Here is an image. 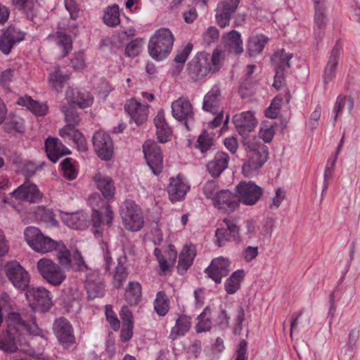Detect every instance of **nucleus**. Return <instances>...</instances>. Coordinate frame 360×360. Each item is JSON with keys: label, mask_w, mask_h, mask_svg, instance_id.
<instances>
[{"label": "nucleus", "mask_w": 360, "mask_h": 360, "mask_svg": "<svg viewBox=\"0 0 360 360\" xmlns=\"http://www.w3.org/2000/svg\"><path fill=\"white\" fill-rule=\"evenodd\" d=\"M58 44L63 48V56L72 50V39L71 37L63 32H57Z\"/></svg>", "instance_id": "obj_55"}, {"label": "nucleus", "mask_w": 360, "mask_h": 360, "mask_svg": "<svg viewBox=\"0 0 360 360\" xmlns=\"http://www.w3.org/2000/svg\"><path fill=\"white\" fill-rule=\"evenodd\" d=\"M141 286L139 282L130 281L126 288L124 298L130 305L138 304L141 297Z\"/></svg>", "instance_id": "obj_42"}, {"label": "nucleus", "mask_w": 360, "mask_h": 360, "mask_svg": "<svg viewBox=\"0 0 360 360\" xmlns=\"http://www.w3.org/2000/svg\"><path fill=\"white\" fill-rule=\"evenodd\" d=\"M60 165L63 173V176L65 179L70 181L76 179L78 173L72 159L67 158L62 161Z\"/></svg>", "instance_id": "obj_53"}, {"label": "nucleus", "mask_w": 360, "mask_h": 360, "mask_svg": "<svg viewBox=\"0 0 360 360\" xmlns=\"http://www.w3.org/2000/svg\"><path fill=\"white\" fill-rule=\"evenodd\" d=\"M342 54V48L338 44L331 51L328 61L324 70L323 82L327 84L331 82L335 76L338 60Z\"/></svg>", "instance_id": "obj_33"}, {"label": "nucleus", "mask_w": 360, "mask_h": 360, "mask_svg": "<svg viewBox=\"0 0 360 360\" xmlns=\"http://www.w3.org/2000/svg\"><path fill=\"white\" fill-rule=\"evenodd\" d=\"M195 256L193 245H185L180 253L177 266L178 272L183 275L193 264Z\"/></svg>", "instance_id": "obj_36"}, {"label": "nucleus", "mask_w": 360, "mask_h": 360, "mask_svg": "<svg viewBox=\"0 0 360 360\" xmlns=\"http://www.w3.org/2000/svg\"><path fill=\"white\" fill-rule=\"evenodd\" d=\"M154 124L156 127L158 139L161 143L167 142L171 136L172 131L165 118L163 110H159L154 118Z\"/></svg>", "instance_id": "obj_35"}, {"label": "nucleus", "mask_w": 360, "mask_h": 360, "mask_svg": "<svg viewBox=\"0 0 360 360\" xmlns=\"http://www.w3.org/2000/svg\"><path fill=\"white\" fill-rule=\"evenodd\" d=\"M53 251L58 261L57 264L65 271L70 270L82 271L86 269L87 266L81 253L78 250L71 252L62 241L58 242Z\"/></svg>", "instance_id": "obj_5"}, {"label": "nucleus", "mask_w": 360, "mask_h": 360, "mask_svg": "<svg viewBox=\"0 0 360 360\" xmlns=\"http://www.w3.org/2000/svg\"><path fill=\"white\" fill-rule=\"evenodd\" d=\"M93 144L98 156L103 160H110L113 154V145L110 136L102 131L96 132Z\"/></svg>", "instance_id": "obj_14"}, {"label": "nucleus", "mask_w": 360, "mask_h": 360, "mask_svg": "<svg viewBox=\"0 0 360 360\" xmlns=\"http://www.w3.org/2000/svg\"><path fill=\"white\" fill-rule=\"evenodd\" d=\"M103 21L110 27H115L120 24V10L117 4L107 8L103 15Z\"/></svg>", "instance_id": "obj_49"}, {"label": "nucleus", "mask_w": 360, "mask_h": 360, "mask_svg": "<svg viewBox=\"0 0 360 360\" xmlns=\"http://www.w3.org/2000/svg\"><path fill=\"white\" fill-rule=\"evenodd\" d=\"M222 59L221 52L218 49H215L212 55L198 52L188 63V74L193 80H200L218 72L221 68Z\"/></svg>", "instance_id": "obj_2"}, {"label": "nucleus", "mask_w": 360, "mask_h": 360, "mask_svg": "<svg viewBox=\"0 0 360 360\" xmlns=\"http://www.w3.org/2000/svg\"><path fill=\"white\" fill-rule=\"evenodd\" d=\"M154 255L159 263L160 270L162 273H165L169 269L170 265H173L176 261L177 252L174 250V246L170 245L168 251V259L162 255L161 250L156 248L154 250Z\"/></svg>", "instance_id": "obj_37"}, {"label": "nucleus", "mask_w": 360, "mask_h": 360, "mask_svg": "<svg viewBox=\"0 0 360 360\" xmlns=\"http://www.w3.org/2000/svg\"><path fill=\"white\" fill-rule=\"evenodd\" d=\"M12 194L16 199L24 200L34 203L39 202L42 197V194L37 186L29 182L20 186Z\"/></svg>", "instance_id": "obj_24"}, {"label": "nucleus", "mask_w": 360, "mask_h": 360, "mask_svg": "<svg viewBox=\"0 0 360 360\" xmlns=\"http://www.w3.org/2000/svg\"><path fill=\"white\" fill-rule=\"evenodd\" d=\"M37 269L42 278L54 287L60 286L67 277L62 267L50 258L40 259L37 263Z\"/></svg>", "instance_id": "obj_6"}, {"label": "nucleus", "mask_w": 360, "mask_h": 360, "mask_svg": "<svg viewBox=\"0 0 360 360\" xmlns=\"http://www.w3.org/2000/svg\"><path fill=\"white\" fill-rule=\"evenodd\" d=\"M85 274L84 285L87 292L88 298L94 300L102 297L105 294V286L102 278L97 271L89 269L82 271Z\"/></svg>", "instance_id": "obj_12"}, {"label": "nucleus", "mask_w": 360, "mask_h": 360, "mask_svg": "<svg viewBox=\"0 0 360 360\" xmlns=\"http://www.w3.org/2000/svg\"><path fill=\"white\" fill-rule=\"evenodd\" d=\"M65 96L68 103L76 104L80 108L89 107L94 101L92 96L84 89L69 88Z\"/></svg>", "instance_id": "obj_25"}, {"label": "nucleus", "mask_w": 360, "mask_h": 360, "mask_svg": "<svg viewBox=\"0 0 360 360\" xmlns=\"http://www.w3.org/2000/svg\"><path fill=\"white\" fill-rule=\"evenodd\" d=\"M193 50V44L188 43L186 46H182L177 52L174 61L180 63L181 65L185 63L188 56Z\"/></svg>", "instance_id": "obj_59"}, {"label": "nucleus", "mask_w": 360, "mask_h": 360, "mask_svg": "<svg viewBox=\"0 0 360 360\" xmlns=\"http://www.w3.org/2000/svg\"><path fill=\"white\" fill-rule=\"evenodd\" d=\"M202 191L207 198H212L214 200L217 192V185L214 181H207L203 186Z\"/></svg>", "instance_id": "obj_64"}, {"label": "nucleus", "mask_w": 360, "mask_h": 360, "mask_svg": "<svg viewBox=\"0 0 360 360\" xmlns=\"http://www.w3.org/2000/svg\"><path fill=\"white\" fill-rule=\"evenodd\" d=\"M124 261L123 258L120 257L117 259V265L113 273L112 280V285L116 288H120L128 276V271L124 266Z\"/></svg>", "instance_id": "obj_45"}, {"label": "nucleus", "mask_w": 360, "mask_h": 360, "mask_svg": "<svg viewBox=\"0 0 360 360\" xmlns=\"http://www.w3.org/2000/svg\"><path fill=\"white\" fill-rule=\"evenodd\" d=\"M240 0H224L217 4L215 18L217 24L222 28L229 25L231 16L235 13Z\"/></svg>", "instance_id": "obj_17"}, {"label": "nucleus", "mask_w": 360, "mask_h": 360, "mask_svg": "<svg viewBox=\"0 0 360 360\" xmlns=\"http://www.w3.org/2000/svg\"><path fill=\"white\" fill-rule=\"evenodd\" d=\"M190 190V186L184 181L180 175L176 178H171L167 186V193L172 202H176L183 200Z\"/></svg>", "instance_id": "obj_23"}, {"label": "nucleus", "mask_w": 360, "mask_h": 360, "mask_svg": "<svg viewBox=\"0 0 360 360\" xmlns=\"http://www.w3.org/2000/svg\"><path fill=\"white\" fill-rule=\"evenodd\" d=\"M268 41L269 39L263 34L250 37L247 45L249 56L252 57L259 54Z\"/></svg>", "instance_id": "obj_41"}, {"label": "nucleus", "mask_w": 360, "mask_h": 360, "mask_svg": "<svg viewBox=\"0 0 360 360\" xmlns=\"http://www.w3.org/2000/svg\"><path fill=\"white\" fill-rule=\"evenodd\" d=\"M226 50L235 54H241L244 49L240 34L236 30H231L223 37Z\"/></svg>", "instance_id": "obj_34"}, {"label": "nucleus", "mask_w": 360, "mask_h": 360, "mask_svg": "<svg viewBox=\"0 0 360 360\" xmlns=\"http://www.w3.org/2000/svg\"><path fill=\"white\" fill-rule=\"evenodd\" d=\"M198 323L195 326L197 333L210 331L212 328L211 309L207 307L198 317Z\"/></svg>", "instance_id": "obj_48"}, {"label": "nucleus", "mask_w": 360, "mask_h": 360, "mask_svg": "<svg viewBox=\"0 0 360 360\" xmlns=\"http://www.w3.org/2000/svg\"><path fill=\"white\" fill-rule=\"evenodd\" d=\"M148 105L142 104L136 98H131L124 105L125 111L137 125L146 121L148 114Z\"/></svg>", "instance_id": "obj_21"}, {"label": "nucleus", "mask_w": 360, "mask_h": 360, "mask_svg": "<svg viewBox=\"0 0 360 360\" xmlns=\"http://www.w3.org/2000/svg\"><path fill=\"white\" fill-rule=\"evenodd\" d=\"M224 222L226 226L228 233L231 236V238L236 243H240L243 241V237L240 233V227L237 224L235 219L225 218Z\"/></svg>", "instance_id": "obj_51"}, {"label": "nucleus", "mask_w": 360, "mask_h": 360, "mask_svg": "<svg viewBox=\"0 0 360 360\" xmlns=\"http://www.w3.org/2000/svg\"><path fill=\"white\" fill-rule=\"evenodd\" d=\"M239 202L245 205L256 204L263 194L262 188L253 181H241L236 188Z\"/></svg>", "instance_id": "obj_9"}, {"label": "nucleus", "mask_w": 360, "mask_h": 360, "mask_svg": "<svg viewBox=\"0 0 360 360\" xmlns=\"http://www.w3.org/2000/svg\"><path fill=\"white\" fill-rule=\"evenodd\" d=\"M230 261L223 257L212 259L210 265L205 269V273L216 283H220L223 277L228 275L230 271Z\"/></svg>", "instance_id": "obj_18"}, {"label": "nucleus", "mask_w": 360, "mask_h": 360, "mask_svg": "<svg viewBox=\"0 0 360 360\" xmlns=\"http://www.w3.org/2000/svg\"><path fill=\"white\" fill-rule=\"evenodd\" d=\"M259 227L256 221L250 219L245 221V231L243 235V240L250 243L254 238H257Z\"/></svg>", "instance_id": "obj_54"}, {"label": "nucleus", "mask_w": 360, "mask_h": 360, "mask_svg": "<svg viewBox=\"0 0 360 360\" xmlns=\"http://www.w3.org/2000/svg\"><path fill=\"white\" fill-rule=\"evenodd\" d=\"M172 112L173 117L179 121H185V125L187 126V120L193 118V106L189 100L184 97H180L172 102Z\"/></svg>", "instance_id": "obj_22"}, {"label": "nucleus", "mask_w": 360, "mask_h": 360, "mask_svg": "<svg viewBox=\"0 0 360 360\" xmlns=\"http://www.w3.org/2000/svg\"><path fill=\"white\" fill-rule=\"evenodd\" d=\"M60 136L66 141H72L77 146L78 150H86L87 145L84 136L75 127L65 126L60 130Z\"/></svg>", "instance_id": "obj_31"}, {"label": "nucleus", "mask_w": 360, "mask_h": 360, "mask_svg": "<svg viewBox=\"0 0 360 360\" xmlns=\"http://www.w3.org/2000/svg\"><path fill=\"white\" fill-rule=\"evenodd\" d=\"M174 37L168 28H160L150 37L148 49L149 55L155 60H162L172 51Z\"/></svg>", "instance_id": "obj_4"}, {"label": "nucleus", "mask_w": 360, "mask_h": 360, "mask_svg": "<svg viewBox=\"0 0 360 360\" xmlns=\"http://www.w3.org/2000/svg\"><path fill=\"white\" fill-rule=\"evenodd\" d=\"M93 180L96 188L101 191L104 198L107 200L113 198L115 192V187L112 178L98 172L94 176Z\"/></svg>", "instance_id": "obj_28"}, {"label": "nucleus", "mask_w": 360, "mask_h": 360, "mask_svg": "<svg viewBox=\"0 0 360 360\" xmlns=\"http://www.w3.org/2000/svg\"><path fill=\"white\" fill-rule=\"evenodd\" d=\"M53 333L64 349L75 343L74 330L70 322L64 317L56 319L53 324Z\"/></svg>", "instance_id": "obj_10"}, {"label": "nucleus", "mask_w": 360, "mask_h": 360, "mask_svg": "<svg viewBox=\"0 0 360 360\" xmlns=\"http://www.w3.org/2000/svg\"><path fill=\"white\" fill-rule=\"evenodd\" d=\"M26 296L33 308L48 310L51 306V292L44 287L32 288L27 290Z\"/></svg>", "instance_id": "obj_15"}, {"label": "nucleus", "mask_w": 360, "mask_h": 360, "mask_svg": "<svg viewBox=\"0 0 360 360\" xmlns=\"http://www.w3.org/2000/svg\"><path fill=\"white\" fill-rule=\"evenodd\" d=\"M6 276L18 289L25 290L29 285L28 272L17 262H11L6 265Z\"/></svg>", "instance_id": "obj_13"}, {"label": "nucleus", "mask_w": 360, "mask_h": 360, "mask_svg": "<svg viewBox=\"0 0 360 360\" xmlns=\"http://www.w3.org/2000/svg\"><path fill=\"white\" fill-rule=\"evenodd\" d=\"M25 39V32L14 26H9L0 37V51L6 55L13 46Z\"/></svg>", "instance_id": "obj_16"}, {"label": "nucleus", "mask_w": 360, "mask_h": 360, "mask_svg": "<svg viewBox=\"0 0 360 360\" xmlns=\"http://www.w3.org/2000/svg\"><path fill=\"white\" fill-rule=\"evenodd\" d=\"M229 156L224 152H218L207 164V169L212 177H218L227 167Z\"/></svg>", "instance_id": "obj_30"}, {"label": "nucleus", "mask_w": 360, "mask_h": 360, "mask_svg": "<svg viewBox=\"0 0 360 360\" xmlns=\"http://www.w3.org/2000/svg\"><path fill=\"white\" fill-rule=\"evenodd\" d=\"M346 102L347 98L345 96L340 95L338 96L333 108V113L335 114L333 117L334 124L337 121L338 116L342 113Z\"/></svg>", "instance_id": "obj_63"}, {"label": "nucleus", "mask_w": 360, "mask_h": 360, "mask_svg": "<svg viewBox=\"0 0 360 360\" xmlns=\"http://www.w3.org/2000/svg\"><path fill=\"white\" fill-rule=\"evenodd\" d=\"M204 42L210 45L218 41L219 38V30L213 26L209 27L202 35Z\"/></svg>", "instance_id": "obj_60"}, {"label": "nucleus", "mask_w": 360, "mask_h": 360, "mask_svg": "<svg viewBox=\"0 0 360 360\" xmlns=\"http://www.w3.org/2000/svg\"><path fill=\"white\" fill-rule=\"evenodd\" d=\"M60 109L62 112L64 114L65 120L67 122L65 126L75 127L79 124V116L73 108L63 105Z\"/></svg>", "instance_id": "obj_52"}, {"label": "nucleus", "mask_w": 360, "mask_h": 360, "mask_svg": "<svg viewBox=\"0 0 360 360\" xmlns=\"http://www.w3.org/2000/svg\"><path fill=\"white\" fill-rule=\"evenodd\" d=\"M247 154V160L242 167V172L246 177H253L257 175L268 160V148L261 143L259 139H253L244 143Z\"/></svg>", "instance_id": "obj_3"}, {"label": "nucleus", "mask_w": 360, "mask_h": 360, "mask_svg": "<svg viewBox=\"0 0 360 360\" xmlns=\"http://www.w3.org/2000/svg\"><path fill=\"white\" fill-rule=\"evenodd\" d=\"M231 238V236L226 229L220 228L216 230L214 235V243L217 246L222 247L226 245Z\"/></svg>", "instance_id": "obj_57"}, {"label": "nucleus", "mask_w": 360, "mask_h": 360, "mask_svg": "<svg viewBox=\"0 0 360 360\" xmlns=\"http://www.w3.org/2000/svg\"><path fill=\"white\" fill-rule=\"evenodd\" d=\"M24 236L27 243L36 252L46 254L53 252L58 241H56L44 235L41 231L34 226L25 229Z\"/></svg>", "instance_id": "obj_7"}, {"label": "nucleus", "mask_w": 360, "mask_h": 360, "mask_svg": "<svg viewBox=\"0 0 360 360\" xmlns=\"http://www.w3.org/2000/svg\"><path fill=\"white\" fill-rule=\"evenodd\" d=\"M233 122L238 132L242 135H245L247 133L250 132L257 124L254 115L250 111L243 112L234 115Z\"/></svg>", "instance_id": "obj_27"}, {"label": "nucleus", "mask_w": 360, "mask_h": 360, "mask_svg": "<svg viewBox=\"0 0 360 360\" xmlns=\"http://www.w3.org/2000/svg\"><path fill=\"white\" fill-rule=\"evenodd\" d=\"M292 56V53H285L283 49L276 51L272 57V62L275 65V68L285 70L290 68L289 61Z\"/></svg>", "instance_id": "obj_47"}, {"label": "nucleus", "mask_w": 360, "mask_h": 360, "mask_svg": "<svg viewBox=\"0 0 360 360\" xmlns=\"http://www.w3.org/2000/svg\"><path fill=\"white\" fill-rule=\"evenodd\" d=\"M68 226L73 229H84L86 226L87 216L84 213L68 214L64 219Z\"/></svg>", "instance_id": "obj_44"}, {"label": "nucleus", "mask_w": 360, "mask_h": 360, "mask_svg": "<svg viewBox=\"0 0 360 360\" xmlns=\"http://www.w3.org/2000/svg\"><path fill=\"white\" fill-rule=\"evenodd\" d=\"M68 79L69 76L68 75H63L58 68H56L54 71L50 74L49 82L53 89L60 91Z\"/></svg>", "instance_id": "obj_50"}, {"label": "nucleus", "mask_w": 360, "mask_h": 360, "mask_svg": "<svg viewBox=\"0 0 360 360\" xmlns=\"http://www.w3.org/2000/svg\"><path fill=\"white\" fill-rule=\"evenodd\" d=\"M314 4V36L316 39H321L323 35V30L327 23V17L325 14V1L313 0Z\"/></svg>", "instance_id": "obj_26"}, {"label": "nucleus", "mask_w": 360, "mask_h": 360, "mask_svg": "<svg viewBox=\"0 0 360 360\" xmlns=\"http://www.w3.org/2000/svg\"><path fill=\"white\" fill-rule=\"evenodd\" d=\"M191 328V317L185 314H179L175 321L174 326L171 328L169 338L174 341L184 336Z\"/></svg>", "instance_id": "obj_32"}, {"label": "nucleus", "mask_w": 360, "mask_h": 360, "mask_svg": "<svg viewBox=\"0 0 360 360\" xmlns=\"http://www.w3.org/2000/svg\"><path fill=\"white\" fill-rule=\"evenodd\" d=\"M336 161H337L336 157H334L331 161V165L329 166L328 165H327L325 168L324 174H323V190H322V195L323 193H325L326 192V191L328 190L329 179L333 173Z\"/></svg>", "instance_id": "obj_61"}, {"label": "nucleus", "mask_w": 360, "mask_h": 360, "mask_svg": "<svg viewBox=\"0 0 360 360\" xmlns=\"http://www.w3.org/2000/svg\"><path fill=\"white\" fill-rule=\"evenodd\" d=\"M213 145V139L208 134L203 133L198 139L197 147L202 153H206Z\"/></svg>", "instance_id": "obj_56"}, {"label": "nucleus", "mask_w": 360, "mask_h": 360, "mask_svg": "<svg viewBox=\"0 0 360 360\" xmlns=\"http://www.w3.org/2000/svg\"><path fill=\"white\" fill-rule=\"evenodd\" d=\"M154 309L160 316H165L169 309V300L164 291H159L156 294L154 301Z\"/></svg>", "instance_id": "obj_46"}, {"label": "nucleus", "mask_w": 360, "mask_h": 360, "mask_svg": "<svg viewBox=\"0 0 360 360\" xmlns=\"http://www.w3.org/2000/svg\"><path fill=\"white\" fill-rule=\"evenodd\" d=\"M101 201L103 205H105V215L102 216V213L100 211L96 208L93 207L91 221L94 228H98L101 224L104 223L109 224L111 223L113 217V213L110 206L107 205L103 200H101Z\"/></svg>", "instance_id": "obj_39"}, {"label": "nucleus", "mask_w": 360, "mask_h": 360, "mask_svg": "<svg viewBox=\"0 0 360 360\" xmlns=\"http://www.w3.org/2000/svg\"><path fill=\"white\" fill-rule=\"evenodd\" d=\"M259 254L258 247L257 246H248L245 248L242 252L241 257L246 262H251L254 260Z\"/></svg>", "instance_id": "obj_62"}, {"label": "nucleus", "mask_w": 360, "mask_h": 360, "mask_svg": "<svg viewBox=\"0 0 360 360\" xmlns=\"http://www.w3.org/2000/svg\"><path fill=\"white\" fill-rule=\"evenodd\" d=\"M6 323V330L0 333V349L5 352H15L26 342L27 336L39 335L41 333L35 322L27 324L17 312L9 313Z\"/></svg>", "instance_id": "obj_1"}, {"label": "nucleus", "mask_w": 360, "mask_h": 360, "mask_svg": "<svg viewBox=\"0 0 360 360\" xmlns=\"http://www.w3.org/2000/svg\"><path fill=\"white\" fill-rule=\"evenodd\" d=\"M19 11H22L26 15L27 18L34 23H37L38 18H42L41 14L42 8L37 0H30Z\"/></svg>", "instance_id": "obj_43"}, {"label": "nucleus", "mask_w": 360, "mask_h": 360, "mask_svg": "<svg viewBox=\"0 0 360 360\" xmlns=\"http://www.w3.org/2000/svg\"><path fill=\"white\" fill-rule=\"evenodd\" d=\"M214 205L218 209L230 213L239 207L240 202L237 193L235 194L229 190H221L215 195Z\"/></svg>", "instance_id": "obj_19"}, {"label": "nucleus", "mask_w": 360, "mask_h": 360, "mask_svg": "<svg viewBox=\"0 0 360 360\" xmlns=\"http://www.w3.org/2000/svg\"><path fill=\"white\" fill-rule=\"evenodd\" d=\"M120 215L127 229L139 231L143 225V217L141 208L131 200H125L120 210Z\"/></svg>", "instance_id": "obj_8"}, {"label": "nucleus", "mask_w": 360, "mask_h": 360, "mask_svg": "<svg viewBox=\"0 0 360 360\" xmlns=\"http://www.w3.org/2000/svg\"><path fill=\"white\" fill-rule=\"evenodd\" d=\"M143 151L153 173L155 175L160 174L163 169V158L159 146L155 141L148 140L143 145Z\"/></svg>", "instance_id": "obj_11"}, {"label": "nucleus", "mask_w": 360, "mask_h": 360, "mask_svg": "<svg viewBox=\"0 0 360 360\" xmlns=\"http://www.w3.org/2000/svg\"><path fill=\"white\" fill-rule=\"evenodd\" d=\"M223 96L219 85L215 84L205 95L203 98L202 109L213 115L222 110L221 103Z\"/></svg>", "instance_id": "obj_20"}, {"label": "nucleus", "mask_w": 360, "mask_h": 360, "mask_svg": "<svg viewBox=\"0 0 360 360\" xmlns=\"http://www.w3.org/2000/svg\"><path fill=\"white\" fill-rule=\"evenodd\" d=\"M244 276L245 271L243 269H238L234 271L224 283L226 292L229 295L236 293L240 288V283L244 279Z\"/></svg>", "instance_id": "obj_40"}, {"label": "nucleus", "mask_w": 360, "mask_h": 360, "mask_svg": "<svg viewBox=\"0 0 360 360\" xmlns=\"http://www.w3.org/2000/svg\"><path fill=\"white\" fill-rule=\"evenodd\" d=\"M18 104L25 106L37 116H44L48 111V107L45 103H39L28 96L19 98Z\"/></svg>", "instance_id": "obj_38"}, {"label": "nucleus", "mask_w": 360, "mask_h": 360, "mask_svg": "<svg viewBox=\"0 0 360 360\" xmlns=\"http://www.w3.org/2000/svg\"><path fill=\"white\" fill-rule=\"evenodd\" d=\"M45 149L47 156L53 162H56L63 155L70 153L69 149L57 138H48L45 141Z\"/></svg>", "instance_id": "obj_29"}, {"label": "nucleus", "mask_w": 360, "mask_h": 360, "mask_svg": "<svg viewBox=\"0 0 360 360\" xmlns=\"http://www.w3.org/2000/svg\"><path fill=\"white\" fill-rule=\"evenodd\" d=\"M142 49L141 41L137 39L131 41L125 48V55L129 58L138 56Z\"/></svg>", "instance_id": "obj_58"}]
</instances>
